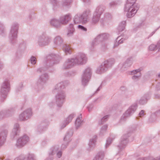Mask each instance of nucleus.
Returning a JSON list of instances; mask_svg holds the SVG:
<instances>
[{
  "label": "nucleus",
  "mask_w": 160,
  "mask_h": 160,
  "mask_svg": "<svg viewBox=\"0 0 160 160\" xmlns=\"http://www.w3.org/2000/svg\"><path fill=\"white\" fill-rule=\"evenodd\" d=\"M137 0H127L124 10L127 12L128 18H131L135 15L139 8V5L136 2Z\"/></svg>",
  "instance_id": "1"
},
{
  "label": "nucleus",
  "mask_w": 160,
  "mask_h": 160,
  "mask_svg": "<svg viewBox=\"0 0 160 160\" xmlns=\"http://www.w3.org/2000/svg\"><path fill=\"white\" fill-rule=\"evenodd\" d=\"M115 63L114 58H110L104 61L102 64L98 66L96 70V73L102 74L111 68Z\"/></svg>",
  "instance_id": "2"
},
{
  "label": "nucleus",
  "mask_w": 160,
  "mask_h": 160,
  "mask_svg": "<svg viewBox=\"0 0 160 160\" xmlns=\"http://www.w3.org/2000/svg\"><path fill=\"white\" fill-rule=\"evenodd\" d=\"M19 25L17 22L13 23L11 28L9 38L10 42L14 44L18 42L17 38Z\"/></svg>",
  "instance_id": "3"
},
{
  "label": "nucleus",
  "mask_w": 160,
  "mask_h": 160,
  "mask_svg": "<svg viewBox=\"0 0 160 160\" xmlns=\"http://www.w3.org/2000/svg\"><path fill=\"white\" fill-rule=\"evenodd\" d=\"M10 90V83L8 80L6 79L3 82L0 90L2 98L4 99L7 96Z\"/></svg>",
  "instance_id": "4"
},
{
  "label": "nucleus",
  "mask_w": 160,
  "mask_h": 160,
  "mask_svg": "<svg viewBox=\"0 0 160 160\" xmlns=\"http://www.w3.org/2000/svg\"><path fill=\"white\" fill-rule=\"evenodd\" d=\"M52 40L51 37L46 33H43L38 37L37 42L41 46H45L49 44Z\"/></svg>",
  "instance_id": "5"
},
{
  "label": "nucleus",
  "mask_w": 160,
  "mask_h": 160,
  "mask_svg": "<svg viewBox=\"0 0 160 160\" xmlns=\"http://www.w3.org/2000/svg\"><path fill=\"white\" fill-rule=\"evenodd\" d=\"M92 74L91 69L87 68L83 71L81 77L82 82V85L85 86L89 81Z\"/></svg>",
  "instance_id": "6"
},
{
  "label": "nucleus",
  "mask_w": 160,
  "mask_h": 160,
  "mask_svg": "<svg viewBox=\"0 0 160 160\" xmlns=\"http://www.w3.org/2000/svg\"><path fill=\"white\" fill-rule=\"evenodd\" d=\"M137 107L138 106L136 103L132 104L123 114L121 117L120 122H122L125 121L127 118L130 117L135 112Z\"/></svg>",
  "instance_id": "7"
},
{
  "label": "nucleus",
  "mask_w": 160,
  "mask_h": 160,
  "mask_svg": "<svg viewBox=\"0 0 160 160\" xmlns=\"http://www.w3.org/2000/svg\"><path fill=\"white\" fill-rule=\"evenodd\" d=\"M66 94L63 91H60L55 96L56 103L57 107H61L65 100Z\"/></svg>",
  "instance_id": "8"
},
{
  "label": "nucleus",
  "mask_w": 160,
  "mask_h": 160,
  "mask_svg": "<svg viewBox=\"0 0 160 160\" xmlns=\"http://www.w3.org/2000/svg\"><path fill=\"white\" fill-rule=\"evenodd\" d=\"M29 140V138L28 136L23 135L19 137L17 140L15 146L18 148H22L26 145Z\"/></svg>",
  "instance_id": "9"
},
{
  "label": "nucleus",
  "mask_w": 160,
  "mask_h": 160,
  "mask_svg": "<svg viewBox=\"0 0 160 160\" xmlns=\"http://www.w3.org/2000/svg\"><path fill=\"white\" fill-rule=\"evenodd\" d=\"M109 37V35L107 33H102L98 35L95 38L91 43L92 47L97 45L100 42H102L108 39Z\"/></svg>",
  "instance_id": "10"
},
{
  "label": "nucleus",
  "mask_w": 160,
  "mask_h": 160,
  "mask_svg": "<svg viewBox=\"0 0 160 160\" xmlns=\"http://www.w3.org/2000/svg\"><path fill=\"white\" fill-rule=\"evenodd\" d=\"M32 115L31 109L30 108H28L19 115V119L20 121H25L30 118Z\"/></svg>",
  "instance_id": "11"
},
{
  "label": "nucleus",
  "mask_w": 160,
  "mask_h": 160,
  "mask_svg": "<svg viewBox=\"0 0 160 160\" xmlns=\"http://www.w3.org/2000/svg\"><path fill=\"white\" fill-rule=\"evenodd\" d=\"M133 63V58L131 57L128 58L123 63L120 64L119 67L122 72L127 70L131 66Z\"/></svg>",
  "instance_id": "12"
},
{
  "label": "nucleus",
  "mask_w": 160,
  "mask_h": 160,
  "mask_svg": "<svg viewBox=\"0 0 160 160\" xmlns=\"http://www.w3.org/2000/svg\"><path fill=\"white\" fill-rule=\"evenodd\" d=\"M77 65H82L85 64L87 61L86 55L83 53H78L74 57Z\"/></svg>",
  "instance_id": "13"
},
{
  "label": "nucleus",
  "mask_w": 160,
  "mask_h": 160,
  "mask_svg": "<svg viewBox=\"0 0 160 160\" xmlns=\"http://www.w3.org/2000/svg\"><path fill=\"white\" fill-rule=\"evenodd\" d=\"M47 63L50 66L58 63L60 60V58L53 54L49 55L47 57Z\"/></svg>",
  "instance_id": "14"
},
{
  "label": "nucleus",
  "mask_w": 160,
  "mask_h": 160,
  "mask_svg": "<svg viewBox=\"0 0 160 160\" xmlns=\"http://www.w3.org/2000/svg\"><path fill=\"white\" fill-rule=\"evenodd\" d=\"M112 18L111 15L109 13H105L104 15V17L100 20V22L101 25L107 26L112 23Z\"/></svg>",
  "instance_id": "15"
},
{
  "label": "nucleus",
  "mask_w": 160,
  "mask_h": 160,
  "mask_svg": "<svg viewBox=\"0 0 160 160\" xmlns=\"http://www.w3.org/2000/svg\"><path fill=\"white\" fill-rule=\"evenodd\" d=\"M74 23L76 24L79 23L85 24L86 22V18H84L81 14H77L75 15L73 18Z\"/></svg>",
  "instance_id": "16"
},
{
  "label": "nucleus",
  "mask_w": 160,
  "mask_h": 160,
  "mask_svg": "<svg viewBox=\"0 0 160 160\" xmlns=\"http://www.w3.org/2000/svg\"><path fill=\"white\" fill-rule=\"evenodd\" d=\"M59 149L58 145H55L52 147L48 151L49 156L45 160H53V156L57 152Z\"/></svg>",
  "instance_id": "17"
},
{
  "label": "nucleus",
  "mask_w": 160,
  "mask_h": 160,
  "mask_svg": "<svg viewBox=\"0 0 160 160\" xmlns=\"http://www.w3.org/2000/svg\"><path fill=\"white\" fill-rule=\"evenodd\" d=\"M77 65L74 57L67 59L64 63L63 67L65 69L71 68L75 65Z\"/></svg>",
  "instance_id": "18"
},
{
  "label": "nucleus",
  "mask_w": 160,
  "mask_h": 160,
  "mask_svg": "<svg viewBox=\"0 0 160 160\" xmlns=\"http://www.w3.org/2000/svg\"><path fill=\"white\" fill-rule=\"evenodd\" d=\"M127 134H125L122 136L121 138L120 143L118 146L119 151V153H120V151H122L126 147L128 142L127 140Z\"/></svg>",
  "instance_id": "19"
},
{
  "label": "nucleus",
  "mask_w": 160,
  "mask_h": 160,
  "mask_svg": "<svg viewBox=\"0 0 160 160\" xmlns=\"http://www.w3.org/2000/svg\"><path fill=\"white\" fill-rule=\"evenodd\" d=\"M72 134V132L71 131H69L67 133L63 139L64 143L62 144L61 146L62 148L64 149L66 148L68 143L71 140V138Z\"/></svg>",
  "instance_id": "20"
},
{
  "label": "nucleus",
  "mask_w": 160,
  "mask_h": 160,
  "mask_svg": "<svg viewBox=\"0 0 160 160\" xmlns=\"http://www.w3.org/2000/svg\"><path fill=\"white\" fill-rule=\"evenodd\" d=\"M141 69L139 68L132 70L129 72L130 74L131 75H134L132 77V79L133 80L137 81L140 79L141 76Z\"/></svg>",
  "instance_id": "21"
},
{
  "label": "nucleus",
  "mask_w": 160,
  "mask_h": 160,
  "mask_svg": "<svg viewBox=\"0 0 160 160\" xmlns=\"http://www.w3.org/2000/svg\"><path fill=\"white\" fill-rule=\"evenodd\" d=\"M15 110L14 108H12L8 110L0 112V119L4 117H9L12 116Z\"/></svg>",
  "instance_id": "22"
},
{
  "label": "nucleus",
  "mask_w": 160,
  "mask_h": 160,
  "mask_svg": "<svg viewBox=\"0 0 160 160\" xmlns=\"http://www.w3.org/2000/svg\"><path fill=\"white\" fill-rule=\"evenodd\" d=\"M8 130L4 129L0 132V148L4 144L8 133Z\"/></svg>",
  "instance_id": "23"
},
{
  "label": "nucleus",
  "mask_w": 160,
  "mask_h": 160,
  "mask_svg": "<svg viewBox=\"0 0 160 160\" xmlns=\"http://www.w3.org/2000/svg\"><path fill=\"white\" fill-rule=\"evenodd\" d=\"M71 19V16L70 14H68L61 17L60 18V22L61 24L65 25L67 24Z\"/></svg>",
  "instance_id": "24"
},
{
  "label": "nucleus",
  "mask_w": 160,
  "mask_h": 160,
  "mask_svg": "<svg viewBox=\"0 0 160 160\" xmlns=\"http://www.w3.org/2000/svg\"><path fill=\"white\" fill-rule=\"evenodd\" d=\"M48 74L45 73H43L40 76L39 79L37 82L38 84L39 85H42L46 82L48 79Z\"/></svg>",
  "instance_id": "25"
},
{
  "label": "nucleus",
  "mask_w": 160,
  "mask_h": 160,
  "mask_svg": "<svg viewBox=\"0 0 160 160\" xmlns=\"http://www.w3.org/2000/svg\"><path fill=\"white\" fill-rule=\"evenodd\" d=\"M20 128L19 125L18 123L14 124L12 132L11 133V136L14 138L15 136L19 135L20 132Z\"/></svg>",
  "instance_id": "26"
},
{
  "label": "nucleus",
  "mask_w": 160,
  "mask_h": 160,
  "mask_svg": "<svg viewBox=\"0 0 160 160\" xmlns=\"http://www.w3.org/2000/svg\"><path fill=\"white\" fill-rule=\"evenodd\" d=\"M68 84V82L65 81L57 84L55 86L53 92H55V91H60L61 89L64 88Z\"/></svg>",
  "instance_id": "27"
},
{
  "label": "nucleus",
  "mask_w": 160,
  "mask_h": 160,
  "mask_svg": "<svg viewBox=\"0 0 160 160\" xmlns=\"http://www.w3.org/2000/svg\"><path fill=\"white\" fill-rule=\"evenodd\" d=\"M96 138L97 136H95L90 139L88 143L89 147L88 148V150H91L95 147L96 142Z\"/></svg>",
  "instance_id": "28"
},
{
  "label": "nucleus",
  "mask_w": 160,
  "mask_h": 160,
  "mask_svg": "<svg viewBox=\"0 0 160 160\" xmlns=\"http://www.w3.org/2000/svg\"><path fill=\"white\" fill-rule=\"evenodd\" d=\"M82 119V116L81 114L78 117L75 121V125L76 129H78L82 124L83 121Z\"/></svg>",
  "instance_id": "29"
},
{
  "label": "nucleus",
  "mask_w": 160,
  "mask_h": 160,
  "mask_svg": "<svg viewBox=\"0 0 160 160\" xmlns=\"http://www.w3.org/2000/svg\"><path fill=\"white\" fill-rule=\"evenodd\" d=\"M101 16L100 14L93 12L92 19V23L95 24L97 23L99 21H100Z\"/></svg>",
  "instance_id": "30"
},
{
  "label": "nucleus",
  "mask_w": 160,
  "mask_h": 160,
  "mask_svg": "<svg viewBox=\"0 0 160 160\" xmlns=\"http://www.w3.org/2000/svg\"><path fill=\"white\" fill-rule=\"evenodd\" d=\"M50 23L52 26L56 28L60 27L61 25L60 19L59 20L56 18L52 19L50 21Z\"/></svg>",
  "instance_id": "31"
},
{
  "label": "nucleus",
  "mask_w": 160,
  "mask_h": 160,
  "mask_svg": "<svg viewBox=\"0 0 160 160\" xmlns=\"http://www.w3.org/2000/svg\"><path fill=\"white\" fill-rule=\"evenodd\" d=\"M150 97L149 94H146L142 97L139 100V102L141 104H144L146 103L148 100L149 99Z\"/></svg>",
  "instance_id": "32"
},
{
  "label": "nucleus",
  "mask_w": 160,
  "mask_h": 160,
  "mask_svg": "<svg viewBox=\"0 0 160 160\" xmlns=\"http://www.w3.org/2000/svg\"><path fill=\"white\" fill-rule=\"evenodd\" d=\"M62 49L67 55L70 54L72 53V48L69 45L65 44L63 45Z\"/></svg>",
  "instance_id": "33"
},
{
  "label": "nucleus",
  "mask_w": 160,
  "mask_h": 160,
  "mask_svg": "<svg viewBox=\"0 0 160 160\" xmlns=\"http://www.w3.org/2000/svg\"><path fill=\"white\" fill-rule=\"evenodd\" d=\"M63 42V40L60 36H57L54 39V43L57 46L61 45Z\"/></svg>",
  "instance_id": "34"
},
{
  "label": "nucleus",
  "mask_w": 160,
  "mask_h": 160,
  "mask_svg": "<svg viewBox=\"0 0 160 160\" xmlns=\"http://www.w3.org/2000/svg\"><path fill=\"white\" fill-rule=\"evenodd\" d=\"M104 7L103 6H99L96 8L94 12L101 15L104 11Z\"/></svg>",
  "instance_id": "35"
},
{
  "label": "nucleus",
  "mask_w": 160,
  "mask_h": 160,
  "mask_svg": "<svg viewBox=\"0 0 160 160\" xmlns=\"http://www.w3.org/2000/svg\"><path fill=\"white\" fill-rule=\"evenodd\" d=\"M126 22L125 21H122L119 24L117 29L119 32L123 31L125 27Z\"/></svg>",
  "instance_id": "36"
},
{
  "label": "nucleus",
  "mask_w": 160,
  "mask_h": 160,
  "mask_svg": "<svg viewBox=\"0 0 160 160\" xmlns=\"http://www.w3.org/2000/svg\"><path fill=\"white\" fill-rule=\"evenodd\" d=\"M124 40V39L122 38L121 36L118 37L116 39V42L114 44L113 48L118 46L119 44L122 43Z\"/></svg>",
  "instance_id": "37"
},
{
  "label": "nucleus",
  "mask_w": 160,
  "mask_h": 160,
  "mask_svg": "<svg viewBox=\"0 0 160 160\" xmlns=\"http://www.w3.org/2000/svg\"><path fill=\"white\" fill-rule=\"evenodd\" d=\"M104 157V152L103 151H100L97 154L93 160H102Z\"/></svg>",
  "instance_id": "38"
},
{
  "label": "nucleus",
  "mask_w": 160,
  "mask_h": 160,
  "mask_svg": "<svg viewBox=\"0 0 160 160\" xmlns=\"http://www.w3.org/2000/svg\"><path fill=\"white\" fill-rule=\"evenodd\" d=\"M91 11L89 9L86 10L82 14L84 18H86V22H87L89 16L91 15Z\"/></svg>",
  "instance_id": "39"
},
{
  "label": "nucleus",
  "mask_w": 160,
  "mask_h": 160,
  "mask_svg": "<svg viewBox=\"0 0 160 160\" xmlns=\"http://www.w3.org/2000/svg\"><path fill=\"white\" fill-rule=\"evenodd\" d=\"M160 114V111H156L154 113L152 114L149 120L150 121L152 122L156 119V118Z\"/></svg>",
  "instance_id": "40"
},
{
  "label": "nucleus",
  "mask_w": 160,
  "mask_h": 160,
  "mask_svg": "<svg viewBox=\"0 0 160 160\" xmlns=\"http://www.w3.org/2000/svg\"><path fill=\"white\" fill-rule=\"evenodd\" d=\"M109 115H107L102 117L101 119L98 121V123L99 124H102L104 122H106L109 118Z\"/></svg>",
  "instance_id": "41"
},
{
  "label": "nucleus",
  "mask_w": 160,
  "mask_h": 160,
  "mask_svg": "<svg viewBox=\"0 0 160 160\" xmlns=\"http://www.w3.org/2000/svg\"><path fill=\"white\" fill-rule=\"evenodd\" d=\"M75 116V115L74 113H72L68 116L65 121L67 122V123L69 124L72 121Z\"/></svg>",
  "instance_id": "42"
},
{
  "label": "nucleus",
  "mask_w": 160,
  "mask_h": 160,
  "mask_svg": "<svg viewBox=\"0 0 160 160\" xmlns=\"http://www.w3.org/2000/svg\"><path fill=\"white\" fill-rule=\"evenodd\" d=\"M72 0H63L62 5L63 7H68L72 2Z\"/></svg>",
  "instance_id": "43"
},
{
  "label": "nucleus",
  "mask_w": 160,
  "mask_h": 160,
  "mask_svg": "<svg viewBox=\"0 0 160 160\" xmlns=\"http://www.w3.org/2000/svg\"><path fill=\"white\" fill-rule=\"evenodd\" d=\"M50 3L53 5V7L54 9H55L56 8L58 7V2L57 0H49Z\"/></svg>",
  "instance_id": "44"
},
{
  "label": "nucleus",
  "mask_w": 160,
  "mask_h": 160,
  "mask_svg": "<svg viewBox=\"0 0 160 160\" xmlns=\"http://www.w3.org/2000/svg\"><path fill=\"white\" fill-rule=\"evenodd\" d=\"M108 127V125L107 124H105L103 125L101 128L100 131V133L101 134H102L105 133L107 130Z\"/></svg>",
  "instance_id": "45"
},
{
  "label": "nucleus",
  "mask_w": 160,
  "mask_h": 160,
  "mask_svg": "<svg viewBox=\"0 0 160 160\" xmlns=\"http://www.w3.org/2000/svg\"><path fill=\"white\" fill-rule=\"evenodd\" d=\"M113 139V138L112 137H110L108 138L105 145L106 148H107L109 147Z\"/></svg>",
  "instance_id": "46"
},
{
  "label": "nucleus",
  "mask_w": 160,
  "mask_h": 160,
  "mask_svg": "<svg viewBox=\"0 0 160 160\" xmlns=\"http://www.w3.org/2000/svg\"><path fill=\"white\" fill-rule=\"evenodd\" d=\"M157 156L155 157H150L145 158H140L138 159L137 160H156Z\"/></svg>",
  "instance_id": "47"
},
{
  "label": "nucleus",
  "mask_w": 160,
  "mask_h": 160,
  "mask_svg": "<svg viewBox=\"0 0 160 160\" xmlns=\"http://www.w3.org/2000/svg\"><path fill=\"white\" fill-rule=\"evenodd\" d=\"M75 31L74 29H68V31L67 32V36L68 37H71L73 35L74 32Z\"/></svg>",
  "instance_id": "48"
},
{
  "label": "nucleus",
  "mask_w": 160,
  "mask_h": 160,
  "mask_svg": "<svg viewBox=\"0 0 160 160\" xmlns=\"http://www.w3.org/2000/svg\"><path fill=\"white\" fill-rule=\"evenodd\" d=\"M78 28L83 32H86L87 31V28L81 25H79L78 26Z\"/></svg>",
  "instance_id": "49"
},
{
  "label": "nucleus",
  "mask_w": 160,
  "mask_h": 160,
  "mask_svg": "<svg viewBox=\"0 0 160 160\" xmlns=\"http://www.w3.org/2000/svg\"><path fill=\"white\" fill-rule=\"evenodd\" d=\"M30 61L32 64L34 65L37 62L36 58L35 57L32 56L30 58Z\"/></svg>",
  "instance_id": "50"
},
{
  "label": "nucleus",
  "mask_w": 160,
  "mask_h": 160,
  "mask_svg": "<svg viewBox=\"0 0 160 160\" xmlns=\"http://www.w3.org/2000/svg\"><path fill=\"white\" fill-rule=\"evenodd\" d=\"M156 48H157V45L154 44H151L149 46L148 49L150 50L153 51Z\"/></svg>",
  "instance_id": "51"
},
{
  "label": "nucleus",
  "mask_w": 160,
  "mask_h": 160,
  "mask_svg": "<svg viewBox=\"0 0 160 160\" xmlns=\"http://www.w3.org/2000/svg\"><path fill=\"white\" fill-rule=\"evenodd\" d=\"M5 32V30L3 26L0 23V34H2Z\"/></svg>",
  "instance_id": "52"
},
{
  "label": "nucleus",
  "mask_w": 160,
  "mask_h": 160,
  "mask_svg": "<svg viewBox=\"0 0 160 160\" xmlns=\"http://www.w3.org/2000/svg\"><path fill=\"white\" fill-rule=\"evenodd\" d=\"M67 122L64 121L63 122L61 123L60 125V127L61 129H63L68 124Z\"/></svg>",
  "instance_id": "53"
},
{
  "label": "nucleus",
  "mask_w": 160,
  "mask_h": 160,
  "mask_svg": "<svg viewBox=\"0 0 160 160\" xmlns=\"http://www.w3.org/2000/svg\"><path fill=\"white\" fill-rule=\"evenodd\" d=\"M36 131L38 133H39L42 132V130L40 126H38L36 128Z\"/></svg>",
  "instance_id": "54"
},
{
  "label": "nucleus",
  "mask_w": 160,
  "mask_h": 160,
  "mask_svg": "<svg viewBox=\"0 0 160 160\" xmlns=\"http://www.w3.org/2000/svg\"><path fill=\"white\" fill-rule=\"evenodd\" d=\"M56 154L57 157L58 158H60L62 155V152L61 151H58Z\"/></svg>",
  "instance_id": "55"
},
{
  "label": "nucleus",
  "mask_w": 160,
  "mask_h": 160,
  "mask_svg": "<svg viewBox=\"0 0 160 160\" xmlns=\"http://www.w3.org/2000/svg\"><path fill=\"white\" fill-rule=\"evenodd\" d=\"M145 111L143 110H142L139 114V117H142L145 115Z\"/></svg>",
  "instance_id": "56"
},
{
  "label": "nucleus",
  "mask_w": 160,
  "mask_h": 160,
  "mask_svg": "<svg viewBox=\"0 0 160 160\" xmlns=\"http://www.w3.org/2000/svg\"><path fill=\"white\" fill-rule=\"evenodd\" d=\"M45 70L43 68H38L37 69V71L38 73H43L44 72V71Z\"/></svg>",
  "instance_id": "57"
},
{
  "label": "nucleus",
  "mask_w": 160,
  "mask_h": 160,
  "mask_svg": "<svg viewBox=\"0 0 160 160\" xmlns=\"http://www.w3.org/2000/svg\"><path fill=\"white\" fill-rule=\"evenodd\" d=\"M156 88L157 90H160V82L158 83L156 86Z\"/></svg>",
  "instance_id": "58"
},
{
  "label": "nucleus",
  "mask_w": 160,
  "mask_h": 160,
  "mask_svg": "<svg viewBox=\"0 0 160 160\" xmlns=\"http://www.w3.org/2000/svg\"><path fill=\"white\" fill-rule=\"evenodd\" d=\"M54 104L55 103L53 102H50L48 103L49 106L50 107H52Z\"/></svg>",
  "instance_id": "59"
},
{
  "label": "nucleus",
  "mask_w": 160,
  "mask_h": 160,
  "mask_svg": "<svg viewBox=\"0 0 160 160\" xmlns=\"http://www.w3.org/2000/svg\"><path fill=\"white\" fill-rule=\"evenodd\" d=\"M157 48L160 49V40L158 41L157 45Z\"/></svg>",
  "instance_id": "60"
},
{
  "label": "nucleus",
  "mask_w": 160,
  "mask_h": 160,
  "mask_svg": "<svg viewBox=\"0 0 160 160\" xmlns=\"http://www.w3.org/2000/svg\"><path fill=\"white\" fill-rule=\"evenodd\" d=\"M116 4V3L114 2H111L109 3V5L111 6H114Z\"/></svg>",
  "instance_id": "61"
},
{
  "label": "nucleus",
  "mask_w": 160,
  "mask_h": 160,
  "mask_svg": "<svg viewBox=\"0 0 160 160\" xmlns=\"http://www.w3.org/2000/svg\"><path fill=\"white\" fill-rule=\"evenodd\" d=\"M69 29H74L73 27V25L72 24H70L69 25Z\"/></svg>",
  "instance_id": "62"
},
{
  "label": "nucleus",
  "mask_w": 160,
  "mask_h": 160,
  "mask_svg": "<svg viewBox=\"0 0 160 160\" xmlns=\"http://www.w3.org/2000/svg\"><path fill=\"white\" fill-rule=\"evenodd\" d=\"M84 2L86 3H88L90 1V0H82Z\"/></svg>",
  "instance_id": "63"
},
{
  "label": "nucleus",
  "mask_w": 160,
  "mask_h": 160,
  "mask_svg": "<svg viewBox=\"0 0 160 160\" xmlns=\"http://www.w3.org/2000/svg\"><path fill=\"white\" fill-rule=\"evenodd\" d=\"M155 97L156 98H159L160 97V95H155Z\"/></svg>",
  "instance_id": "64"
}]
</instances>
